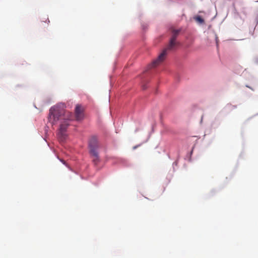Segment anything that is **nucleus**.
<instances>
[{
    "label": "nucleus",
    "mask_w": 258,
    "mask_h": 258,
    "mask_svg": "<svg viewBox=\"0 0 258 258\" xmlns=\"http://www.w3.org/2000/svg\"><path fill=\"white\" fill-rule=\"evenodd\" d=\"M195 19L200 23H203L204 22V19L199 16L195 17Z\"/></svg>",
    "instance_id": "nucleus-5"
},
{
    "label": "nucleus",
    "mask_w": 258,
    "mask_h": 258,
    "mask_svg": "<svg viewBox=\"0 0 258 258\" xmlns=\"http://www.w3.org/2000/svg\"><path fill=\"white\" fill-rule=\"evenodd\" d=\"M72 113L58 105L52 107L49 110L48 120L52 125L56 123L58 120H64L60 124L58 133V139L61 142H63L67 138L66 132L69 125L67 120L72 119Z\"/></svg>",
    "instance_id": "nucleus-1"
},
{
    "label": "nucleus",
    "mask_w": 258,
    "mask_h": 258,
    "mask_svg": "<svg viewBox=\"0 0 258 258\" xmlns=\"http://www.w3.org/2000/svg\"><path fill=\"white\" fill-rule=\"evenodd\" d=\"M75 115L77 120H81L83 118V109L80 105H77L75 108Z\"/></svg>",
    "instance_id": "nucleus-4"
},
{
    "label": "nucleus",
    "mask_w": 258,
    "mask_h": 258,
    "mask_svg": "<svg viewBox=\"0 0 258 258\" xmlns=\"http://www.w3.org/2000/svg\"><path fill=\"white\" fill-rule=\"evenodd\" d=\"M216 43H217V44H218V38L217 37H216Z\"/></svg>",
    "instance_id": "nucleus-6"
},
{
    "label": "nucleus",
    "mask_w": 258,
    "mask_h": 258,
    "mask_svg": "<svg viewBox=\"0 0 258 258\" xmlns=\"http://www.w3.org/2000/svg\"><path fill=\"white\" fill-rule=\"evenodd\" d=\"M179 32V30H174L173 31V35L170 40L169 44L162 51L158 57L148 66V69L155 68L161 64L165 59L168 52L170 51L174 50L176 48L179 43L176 41V39Z\"/></svg>",
    "instance_id": "nucleus-2"
},
{
    "label": "nucleus",
    "mask_w": 258,
    "mask_h": 258,
    "mask_svg": "<svg viewBox=\"0 0 258 258\" xmlns=\"http://www.w3.org/2000/svg\"><path fill=\"white\" fill-rule=\"evenodd\" d=\"M99 148V144L97 139L95 137H92L89 142V153L92 158V161L96 165L100 162V158L98 155V150Z\"/></svg>",
    "instance_id": "nucleus-3"
}]
</instances>
